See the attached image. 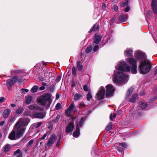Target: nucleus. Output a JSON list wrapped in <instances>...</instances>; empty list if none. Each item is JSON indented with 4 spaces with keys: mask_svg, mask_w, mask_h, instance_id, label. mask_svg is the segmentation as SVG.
I'll return each mask as SVG.
<instances>
[{
    "mask_svg": "<svg viewBox=\"0 0 157 157\" xmlns=\"http://www.w3.org/2000/svg\"><path fill=\"white\" fill-rule=\"evenodd\" d=\"M114 71L113 82L116 83L121 84L128 81V76L124 72H130L131 68L125 62H120L116 67Z\"/></svg>",
    "mask_w": 157,
    "mask_h": 157,
    "instance_id": "obj_1",
    "label": "nucleus"
},
{
    "mask_svg": "<svg viewBox=\"0 0 157 157\" xmlns=\"http://www.w3.org/2000/svg\"><path fill=\"white\" fill-rule=\"evenodd\" d=\"M135 56L136 59L140 62L139 68L141 74H145L148 73L151 67L150 62L147 59L145 54L139 50L135 51Z\"/></svg>",
    "mask_w": 157,
    "mask_h": 157,
    "instance_id": "obj_2",
    "label": "nucleus"
},
{
    "mask_svg": "<svg viewBox=\"0 0 157 157\" xmlns=\"http://www.w3.org/2000/svg\"><path fill=\"white\" fill-rule=\"evenodd\" d=\"M28 121L25 118H21L19 119L15 124L14 129H17L16 133L17 138L22 137L25 132V128L23 127L28 124Z\"/></svg>",
    "mask_w": 157,
    "mask_h": 157,
    "instance_id": "obj_3",
    "label": "nucleus"
},
{
    "mask_svg": "<svg viewBox=\"0 0 157 157\" xmlns=\"http://www.w3.org/2000/svg\"><path fill=\"white\" fill-rule=\"evenodd\" d=\"M51 96L50 94H44L38 98L37 102L39 105L46 106V107L48 109L52 102Z\"/></svg>",
    "mask_w": 157,
    "mask_h": 157,
    "instance_id": "obj_4",
    "label": "nucleus"
},
{
    "mask_svg": "<svg viewBox=\"0 0 157 157\" xmlns=\"http://www.w3.org/2000/svg\"><path fill=\"white\" fill-rule=\"evenodd\" d=\"M105 92V88L103 86H101L98 90L96 98L99 100L103 99L104 97Z\"/></svg>",
    "mask_w": 157,
    "mask_h": 157,
    "instance_id": "obj_5",
    "label": "nucleus"
},
{
    "mask_svg": "<svg viewBox=\"0 0 157 157\" xmlns=\"http://www.w3.org/2000/svg\"><path fill=\"white\" fill-rule=\"evenodd\" d=\"M106 94L108 97H111L113 95L115 91V89L111 85L109 84L106 86Z\"/></svg>",
    "mask_w": 157,
    "mask_h": 157,
    "instance_id": "obj_6",
    "label": "nucleus"
},
{
    "mask_svg": "<svg viewBox=\"0 0 157 157\" xmlns=\"http://www.w3.org/2000/svg\"><path fill=\"white\" fill-rule=\"evenodd\" d=\"M57 139V136L55 134H53L49 138L48 141L46 144L47 145L48 147H50L56 142Z\"/></svg>",
    "mask_w": 157,
    "mask_h": 157,
    "instance_id": "obj_7",
    "label": "nucleus"
},
{
    "mask_svg": "<svg viewBox=\"0 0 157 157\" xmlns=\"http://www.w3.org/2000/svg\"><path fill=\"white\" fill-rule=\"evenodd\" d=\"M127 63L132 66L137 65L136 60L132 58H128L125 59Z\"/></svg>",
    "mask_w": 157,
    "mask_h": 157,
    "instance_id": "obj_8",
    "label": "nucleus"
},
{
    "mask_svg": "<svg viewBox=\"0 0 157 157\" xmlns=\"http://www.w3.org/2000/svg\"><path fill=\"white\" fill-rule=\"evenodd\" d=\"M17 81L18 82H21L22 80L21 78H18L17 76H15L12 77L10 78V86L13 85Z\"/></svg>",
    "mask_w": 157,
    "mask_h": 157,
    "instance_id": "obj_9",
    "label": "nucleus"
},
{
    "mask_svg": "<svg viewBox=\"0 0 157 157\" xmlns=\"http://www.w3.org/2000/svg\"><path fill=\"white\" fill-rule=\"evenodd\" d=\"M74 126V124L73 122H71L66 127L65 131L69 133L73 130Z\"/></svg>",
    "mask_w": 157,
    "mask_h": 157,
    "instance_id": "obj_10",
    "label": "nucleus"
},
{
    "mask_svg": "<svg viewBox=\"0 0 157 157\" xmlns=\"http://www.w3.org/2000/svg\"><path fill=\"white\" fill-rule=\"evenodd\" d=\"M75 107V105L73 102H72L66 112V115L68 116H71V112Z\"/></svg>",
    "mask_w": 157,
    "mask_h": 157,
    "instance_id": "obj_11",
    "label": "nucleus"
},
{
    "mask_svg": "<svg viewBox=\"0 0 157 157\" xmlns=\"http://www.w3.org/2000/svg\"><path fill=\"white\" fill-rule=\"evenodd\" d=\"M102 38V36L101 35H96L94 39V43L96 44H98Z\"/></svg>",
    "mask_w": 157,
    "mask_h": 157,
    "instance_id": "obj_12",
    "label": "nucleus"
},
{
    "mask_svg": "<svg viewBox=\"0 0 157 157\" xmlns=\"http://www.w3.org/2000/svg\"><path fill=\"white\" fill-rule=\"evenodd\" d=\"M80 134L79 127L78 124H76V130L74 132L73 135L74 137H78Z\"/></svg>",
    "mask_w": 157,
    "mask_h": 157,
    "instance_id": "obj_13",
    "label": "nucleus"
},
{
    "mask_svg": "<svg viewBox=\"0 0 157 157\" xmlns=\"http://www.w3.org/2000/svg\"><path fill=\"white\" fill-rule=\"evenodd\" d=\"M25 103L27 105L30 104L33 99L32 96L30 95H27L25 97Z\"/></svg>",
    "mask_w": 157,
    "mask_h": 157,
    "instance_id": "obj_14",
    "label": "nucleus"
},
{
    "mask_svg": "<svg viewBox=\"0 0 157 157\" xmlns=\"http://www.w3.org/2000/svg\"><path fill=\"white\" fill-rule=\"evenodd\" d=\"M133 51L131 49L129 48L126 49L124 51V54L126 56H130L132 54Z\"/></svg>",
    "mask_w": 157,
    "mask_h": 157,
    "instance_id": "obj_15",
    "label": "nucleus"
},
{
    "mask_svg": "<svg viewBox=\"0 0 157 157\" xmlns=\"http://www.w3.org/2000/svg\"><path fill=\"white\" fill-rule=\"evenodd\" d=\"M151 6L153 10H157V0H152Z\"/></svg>",
    "mask_w": 157,
    "mask_h": 157,
    "instance_id": "obj_16",
    "label": "nucleus"
},
{
    "mask_svg": "<svg viewBox=\"0 0 157 157\" xmlns=\"http://www.w3.org/2000/svg\"><path fill=\"white\" fill-rule=\"evenodd\" d=\"M99 25L98 24H94L93 27L90 29L89 31V33L92 32L93 31H96L98 30L99 28Z\"/></svg>",
    "mask_w": 157,
    "mask_h": 157,
    "instance_id": "obj_17",
    "label": "nucleus"
},
{
    "mask_svg": "<svg viewBox=\"0 0 157 157\" xmlns=\"http://www.w3.org/2000/svg\"><path fill=\"white\" fill-rule=\"evenodd\" d=\"M45 116V114L43 113H38L35 114V117L39 118L42 119Z\"/></svg>",
    "mask_w": 157,
    "mask_h": 157,
    "instance_id": "obj_18",
    "label": "nucleus"
},
{
    "mask_svg": "<svg viewBox=\"0 0 157 157\" xmlns=\"http://www.w3.org/2000/svg\"><path fill=\"white\" fill-rule=\"evenodd\" d=\"M17 138L16 132L13 130L10 132V140H15L17 139Z\"/></svg>",
    "mask_w": 157,
    "mask_h": 157,
    "instance_id": "obj_19",
    "label": "nucleus"
},
{
    "mask_svg": "<svg viewBox=\"0 0 157 157\" xmlns=\"http://www.w3.org/2000/svg\"><path fill=\"white\" fill-rule=\"evenodd\" d=\"M10 114V110L9 109H6L3 113V117L5 118H7Z\"/></svg>",
    "mask_w": 157,
    "mask_h": 157,
    "instance_id": "obj_20",
    "label": "nucleus"
},
{
    "mask_svg": "<svg viewBox=\"0 0 157 157\" xmlns=\"http://www.w3.org/2000/svg\"><path fill=\"white\" fill-rule=\"evenodd\" d=\"M133 88L132 87H131L128 89L125 98H128V97L131 95L133 91Z\"/></svg>",
    "mask_w": 157,
    "mask_h": 157,
    "instance_id": "obj_21",
    "label": "nucleus"
},
{
    "mask_svg": "<svg viewBox=\"0 0 157 157\" xmlns=\"http://www.w3.org/2000/svg\"><path fill=\"white\" fill-rule=\"evenodd\" d=\"M127 17L126 14H122L120 17L119 20L121 21L124 22L126 20Z\"/></svg>",
    "mask_w": 157,
    "mask_h": 157,
    "instance_id": "obj_22",
    "label": "nucleus"
},
{
    "mask_svg": "<svg viewBox=\"0 0 157 157\" xmlns=\"http://www.w3.org/2000/svg\"><path fill=\"white\" fill-rule=\"evenodd\" d=\"M77 65L78 71H81L82 70L83 67L82 63H81L80 61H78L77 62Z\"/></svg>",
    "mask_w": 157,
    "mask_h": 157,
    "instance_id": "obj_23",
    "label": "nucleus"
},
{
    "mask_svg": "<svg viewBox=\"0 0 157 157\" xmlns=\"http://www.w3.org/2000/svg\"><path fill=\"white\" fill-rule=\"evenodd\" d=\"M138 98L137 94H133L132 96V98L129 99V101L132 103L135 101Z\"/></svg>",
    "mask_w": 157,
    "mask_h": 157,
    "instance_id": "obj_24",
    "label": "nucleus"
},
{
    "mask_svg": "<svg viewBox=\"0 0 157 157\" xmlns=\"http://www.w3.org/2000/svg\"><path fill=\"white\" fill-rule=\"evenodd\" d=\"M137 65L132 66L131 67V71L132 73L133 74H136L137 73Z\"/></svg>",
    "mask_w": 157,
    "mask_h": 157,
    "instance_id": "obj_25",
    "label": "nucleus"
},
{
    "mask_svg": "<svg viewBox=\"0 0 157 157\" xmlns=\"http://www.w3.org/2000/svg\"><path fill=\"white\" fill-rule=\"evenodd\" d=\"M82 97V96L79 94H76L74 96V99L75 101H78Z\"/></svg>",
    "mask_w": 157,
    "mask_h": 157,
    "instance_id": "obj_26",
    "label": "nucleus"
},
{
    "mask_svg": "<svg viewBox=\"0 0 157 157\" xmlns=\"http://www.w3.org/2000/svg\"><path fill=\"white\" fill-rule=\"evenodd\" d=\"M112 123L111 122H109L108 124L106 127V129L107 131H109L113 129Z\"/></svg>",
    "mask_w": 157,
    "mask_h": 157,
    "instance_id": "obj_27",
    "label": "nucleus"
},
{
    "mask_svg": "<svg viewBox=\"0 0 157 157\" xmlns=\"http://www.w3.org/2000/svg\"><path fill=\"white\" fill-rule=\"evenodd\" d=\"M128 3V0H125L124 2H122L120 3V5L121 7H124L127 6Z\"/></svg>",
    "mask_w": 157,
    "mask_h": 157,
    "instance_id": "obj_28",
    "label": "nucleus"
},
{
    "mask_svg": "<svg viewBox=\"0 0 157 157\" xmlns=\"http://www.w3.org/2000/svg\"><path fill=\"white\" fill-rule=\"evenodd\" d=\"M147 104L146 103H141L139 105V107L143 109H145L147 106Z\"/></svg>",
    "mask_w": 157,
    "mask_h": 157,
    "instance_id": "obj_29",
    "label": "nucleus"
},
{
    "mask_svg": "<svg viewBox=\"0 0 157 157\" xmlns=\"http://www.w3.org/2000/svg\"><path fill=\"white\" fill-rule=\"evenodd\" d=\"M28 136L26 134L24 137L20 141V143H24L25 142H26L27 141L28 139Z\"/></svg>",
    "mask_w": 157,
    "mask_h": 157,
    "instance_id": "obj_30",
    "label": "nucleus"
},
{
    "mask_svg": "<svg viewBox=\"0 0 157 157\" xmlns=\"http://www.w3.org/2000/svg\"><path fill=\"white\" fill-rule=\"evenodd\" d=\"M86 118H82L81 120L80 121V122L79 124H78V126H79L80 127H82L84 123V121L86 120ZM76 124H77V123L76 124Z\"/></svg>",
    "mask_w": 157,
    "mask_h": 157,
    "instance_id": "obj_31",
    "label": "nucleus"
},
{
    "mask_svg": "<svg viewBox=\"0 0 157 157\" xmlns=\"http://www.w3.org/2000/svg\"><path fill=\"white\" fill-rule=\"evenodd\" d=\"M25 114L26 116H32L33 115V113L30 110H26L25 112Z\"/></svg>",
    "mask_w": 157,
    "mask_h": 157,
    "instance_id": "obj_32",
    "label": "nucleus"
},
{
    "mask_svg": "<svg viewBox=\"0 0 157 157\" xmlns=\"http://www.w3.org/2000/svg\"><path fill=\"white\" fill-rule=\"evenodd\" d=\"M10 150V145L9 144H6L4 148V151L5 152H8Z\"/></svg>",
    "mask_w": 157,
    "mask_h": 157,
    "instance_id": "obj_33",
    "label": "nucleus"
},
{
    "mask_svg": "<svg viewBox=\"0 0 157 157\" xmlns=\"http://www.w3.org/2000/svg\"><path fill=\"white\" fill-rule=\"evenodd\" d=\"M51 73L48 72L47 70H46L44 72V76L46 78L50 77Z\"/></svg>",
    "mask_w": 157,
    "mask_h": 157,
    "instance_id": "obj_34",
    "label": "nucleus"
},
{
    "mask_svg": "<svg viewBox=\"0 0 157 157\" xmlns=\"http://www.w3.org/2000/svg\"><path fill=\"white\" fill-rule=\"evenodd\" d=\"M38 86H34L32 88L31 90V91L32 93H35L38 90Z\"/></svg>",
    "mask_w": 157,
    "mask_h": 157,
    "instance_id": "obj_35",
    "label": "nucleus"
},
{
    "mask_svg": "<svg viewBox=\"0 0 157 157\" xmlns=\"http://www.w3.org/2000/svg\"><path fill=\"white\" fill-rule=\"evenodd\" d=\"M72 74L74 76H77V71L74 67H73L72 69Z\"/></svg>",
    "mask_w": 157,
    "mask_h": 157,
    "instance_id": "obj_36",
    "label": "nucleus"
},
{
    "mask_svg": "<svg viewBox=\"0 0 157 157\" xmlns=\"http://www.w3.org/2000/svg\"><path fill=\"white\" fill-rule=\"evenodd\" d=\"M24 109L22 107H20L18 109L17 111V113L18 114H21L23 111Z\"/></svg>",
    "mask_w": 157,
    "mask_h": 157,
    "instance_id": "obj_37",
    "label": "nucleus"
},
{
    "mask_svg": "<svg viewBox=\"0 0 157 157\" xmlns=\"http://www.w3.org/2000/svg\"><path fill=\"white\" fill-rule=\"evenodd\" d=\"M92 46L91 45H90L89 47H88L86 48V51H85L86 53H89V52H90L92 50Z\"/></svg>",
    "mask_w": 157,
    "mask_h": 157,
    "instance_id": "obj_38",
    "label": "nucleus"
},
{
    "mask_svg": "<svg viewBox=\"0 0 157 157\" xmlns=\"http://www.w3.org/2000/svg\"><path fill=\"white\" fill-rule=\"evenodd\" d=\"M49 135V132H47L41 138L39 139V140L40 141L41 140L44 139L47 136H48Z\"/></svg>",
    "mask_w": 157,
    "mask_h": 157,
    "instance_id": "obj_39",
    "label": "nucleus"
},
{
    "mask_svg": "<svg viewBox=\"0 0 157 157\" xmlns=\"http://www.w3.org/2000/svg\"><path fill=\"white\" fill-rule=\"evenodd\" d=\"M41 122H38L34 123L33 124V125L35 128H37L41 125Z\"/></svg>",
    "mask_w": 157,
    "mask_h": 157,
    "instance_id": "obj_40",
    "label": "nucleus"
},
{
    "mask_svg": "<svg viewBox=\"0 0 157 157\" xmlns=\"http://www.w3.org/2000/svg\"><path fill=\"white\" fill-rule=\"evenodd\" d=\"M87 99L90 101L92 98V96L90 92H89L87 95Z\"/></svg>",
    "mask_w": 157,
    "mask_h": 157,
    "instance_id": "obj_41",
    "label": "nucleus"
},
{
    "mask_svg": "<svg viewBox=\"0 0 157 157\" xmlns=\"http://www.w3.org/2000/svg\"><path fill=\"white\" fill-rule=\"evenodd\" d=\"M29 108L31 110H33L36 109V107L33 105H32L28 106Z\"/></svg>",
    "mask_w": 157,
    "mask_h": 157,
    "instance_id": "obj_42",
    "label": "nucleus"
},
{
    "mask_svg": "<svg viewBox=\"0 0 157 157\" xmlns=\"http://www.w3.org/2000/svg\"><path fill=\"white\" fill-rule=\"evenodd\" d=\"M61 107L60 104L59 103H58L56 106V110H58L60 109Z\"/></svg>",
    "mask_w": 157,
    "mask_h": 157,
    "instance_id": "obj_43",
    "label": "nucleus"
},
{
    "mask_svg": "<svg viewBox=\"0 0 157 157\" xmlns=\"http://www.w3.org/2000/svg\"><path fill=\"white\" fill-rule=\"evenodd\" d=\"M33 142L34 140L33 139L31 140L30 141H29L27 144L28 147H30L33 144Z\"/></svg>",
    "mask_w": 157,
    "mask_h": 157,
    "instance_id": "obj_44",
    "label": "nucleus"
},
{
    "mask_svg": "<svg viewBox=\"0 0 157 157\" xmlns=\"http://www.w3.org/2000/svg\"><path fill=\"white\" fill-rule=\"evenodd\" d=\"M99 48V46L97 45L94 46L93 50L94 52H96L97 51Z\"/></svg>",
    "mask_w": 157,
    "mask_h": 157,
    "instance_id": "obj_45",
    "label": "nucleus"
},
{
    "mask_svg": "<svg viewBox=\"0 0 157 157\" xmlns=\"http://www.w3.org/2000/svg\"><path fill=\"white\" fill-rule=\"evenodd\" d=\"M119 144V145L123 147H126L127 146L126 144L124 142L120 143Z\"/></svg>",
    "mask_w": 157,
    "mask_h": 157,
    "instance_id": "obj_46",
    "label": "nucleus"
},
{
    "mask_svg": "<svg viewBox=\"0 0 157 157\" xmlns=\"http://www.w3.org/2000/svg\"><path fill=\"white\" fill-rule=\"evenodd\" d=\"M116 117V115L115 113H113L112 116V114H111L110 115V118L111 121H113V118H115Z\"/></svg>",
    "mask_w": 157,
    "mask_h": 157,
    "instance_id": "obj_47",
    "label": "nucleus"
},
{
    "mask_svg": "<svg viewBox=\"0 0 157 157\" xmlns=\"http://www.w3.org/2000/svg\"><path fill=\"white\" fill-rule=\"evenodd\" d=\"M21 151L20 149H18L16 151H14V155H17L18 154H19L21 152Z\"/></svg>",
    "mask_w": 157,
    "mask_h": 157,
    "instance_id": "obj_48",
    "label": "nucleus"
},
{
    "mask_svg": "<svg viewBox=\"0 0 157 157\" xmlns=\"http://www.w3.org/2000/svg\"><path fill=\"white\" fill-rule=\"evenodd\" d=\"M83 88L84 90L85 91H87L88 90V86L86 85H84L83 86Z\"/></svg>",
    "mask_w": 157,
    "mask_h": 157,
    "instance_id": "obj_49",
    "label": "nucleus"
},
{
    "mask_svg": "<svg viewBox=\"0 0 157 157\" xmlns=\"http://www.w3.org/2000/svg\"><path fill=\"white\" fill-rule=\"evenodd\" d=\"M5 101V98L2 97L0 98V103L3 102Z\"/></svg>",
    "mask_w": 157,
    "mask_h": 157,
    "instance_id": "obj_50",
    "label": "nucleus"
},
{
    "mask_svg": "<svg viewBox=\"0 0 157 157\" xmlns=\"http://www.w3.org/2000/svg\"><path fill=\"white\" fill-rule=\"evenodd\" d=\"M6 84L8 89H9L10 87V80L9 79L7 80L6 82Z\"/></svg>",
    "mask_w": 157,
    "mask_h": 157,
    "instance_id": "obj_51",
    "label": "nucleus"
},
{
    "mask_svg": "<svg viewBox=\"0 0 157 157\" xmlns=\"http://www.w3.org/2000/svg\"><path fill=\"white\" fill-rule=\"evenodd\" d=\"M61 79V77L60 76H58L56 79V81L59 82Z\"/></svg>",
    "mask_w": 157,
    "mask_h": 157,
    "instance_id": "obj_52",
    "label": "nucleus"
},
{
    "mask_svg": "<svg viewBox=\"0 0 157 157\" xmlns=\"http://www.w3.org/2000/svg\"><path fill=\"white\" fill-rule=\"evenodd\" d=\"M60 117V116L59 115H58L56 117L55 121L57 122H58Z\"/></svg>",
    "mask_w": 157,
    "mask_h": 157,
    "instance_id": "obj_53",
    "label": "nucleus"
},
{
    "mask_svg": "<svg viewBox=\"0 0 157 157\" xmlns=\"http://www.w3.org/2000/svg\"><path fill=\"white\" fill-rule=\"evenodd\" d=\"M112 9H113L114 10H118V7L116 5H113L112 7Z\"/></svg>",
    "mask_w": 157,
    "mask_h": 157,
    "instance_id": "obj_54",
    "label": "nucleus"
},
{
    "mask_svg": "<svg viewBox=\"0 0 157 157\" xmlns=\"http://www.w3.org/2000/svg\"><path fill=\"white\" fill-rule=\"evenodd\" d=\"M60 139H61V138H60V137L59 140L56 143V147H58L60 144Z\"/></svg>",
    "mask_w": 157,
    "mask_h": 157,
    "instance_id": "obj_55",
    "label": "nucleus"
},
{
    "mask_svg": "<svg viewBox=\"0 0 157 157\" xmlns=\"http://www.w3.org/2000/svg\"><path fill=\"white\" fill-rule=\"evenodd\" d=\"M21 90L23 92H29V90L28 89L22 88L21 89Z\"/></svg>",
    "mask_w": 157,
    "mask_h": 157,
    "instance_id": "obj_56",
    "label": "nucleus"
},
{
    "mask_svg": "<svg viewBox=\"0 0 157 157\" xmlns=\"http://www.w3.org/2000/svg\"><path fill=\"white\" fill-rule=\"evenodd\" d=\"M45 89V87L44 86H42L40 87L39 89L40 90H42Z\"/></svg>",
    "mask_w": 157,
    "mask_h": 157,
    "instance_id": "obj_57",
    "label": "nucleus"
},
{
    "mask_svg": "<svg viewBox=\"0 0 157 157\" xmlns=\"http://www.w3.org/2000/svg\"><path fill=\"white\" fill-rule=\"evenodd\" d=\"M17 157H22V153L21 152L19 154H18V155L17 156Z\"/></svg>",
    "mask_w": 157,
    "mask_h": 157,
    "instance_id": "obj_58",
    "label": "nucleus"
},
{
    "mask_svg": "<svg viewBox=\"0 0 157 157\" xmlns=\"http://www.w3.org/2000/svg\"><path fill=\"white\" fill-rule=\"evenodd\" d=\"M115 20V18H112L111 19L110 21V22L113 23V22Z\"/></svg>",
    "mask_w": 157,
    "mask_h": 157,
    "instance_id": "obj_59",
    "label": "nucleus"
},
{
    "mask_svg": "<svg viewBox=\"0 0 157 157\" xmlns=\"http://www.w3.org/2000/svg\"><path fill=\"white\" fill-rule=\"evenodd\" d=\"M5 123V121H4L1 122L0 123V125L1 126L3 125Z\"/></svg>",
    "mask_w": 157,
    "mask_h": 157,
    "instance_id": "obj_60",
    "label": "nucleus"
},
{
    "mask_svg": "<svg viewBox=\"0 0 157 157\" xmlns=\"http://www.w3.org/2000/svg\"><path fill=\"white\" fill-rule=\"evenodd\" d=\"M85 104L83 102H81L80 103V105L81 106H85Z\"/></svg>",
    "mask_w": 157,
    "mask_h": 157,
    "instance_id": "obj_61",
    "label": "nucleus"
},
{
    "mask_svg": "<svg viewBox=\"0 0 157 157\" xmlns=\"http://www.w3.org/2000/svg\"><path fill=\"white\" fill-rule=\"evenodd\" d=\"M54 87H52L51 88V89H50V90L51 91H53L54 90Z\"/></svg>",
    "mask_w": 157,
    "mask_h": 157,
    "instance_id": "obj_62",
    "label": "nucleus"
},
{
    "mask_svg": "<svg viewBox=\"0 0 157 157\" xmlns=\"http://www.w3.org/2000/svg\"><path fill=\"white\" fill-rule=\"evenodd\" d=\"M118 150L120 151H123V149L121 148H120L119 147L118 148Z\"/></svg>",
    "mask_w": 157,
    "mask_h": 157,
    "instance_id": "obj_63",
    "label": "nucleus"
},
{
    "mask_svg": "<svg viewBox=\"0 0 157 157\" xmlns=\"http://www.w3.org/2000/svg\"><path fill=\"white\" fill-rule=\"evenodd\" d=\"M11 106L12 107H15L16 105L15 104H11Z\"/></svg>",
    "mask_w": 157,
    "mask_h": 157,
    "instance_id": "obj_64",
    "label": "nucleus"
}]
</instances>
